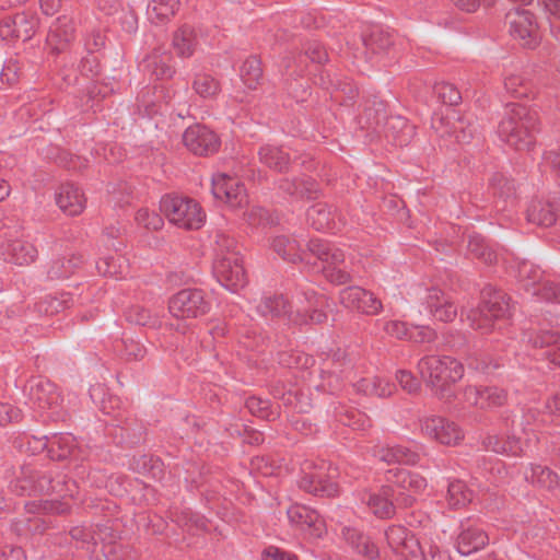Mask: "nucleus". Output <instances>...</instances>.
<instances>
[{
  "mask_svg": "<svg viewBox=\"0 0 560 560\" xmlns=\"http://www.w3.org/2000/svg\"><path fill=\"white\" fill-rule=\"evenodd\" d=\"M241 271H242L241 266L235 265V276H236V277L238 276V273H240Z\"/></svg>",
  "mask_w": 560,
  "mask_h": 560,
  "instance_id": "37998d69",
  "label": "nucleus"
},
{
  "mask_svg": "<svg viewBox=\"0 0 560 560\" xmlns=\"http://www.w3.org/2000/svg\"><path fill=\"white\" fill-rule=\"evenodd\" d=\"M80 529H81V527H79V526L73 527V529L71 530V536H72L73 538H78V537H79L78 532H79Z\"/></svg>",
  "mask_w": 560,
  "mask_h": 560,
  "instance_id": "4c0bfd02",
  "label": "nucleus"
},
{
  "mask_svg": "<svg viewBox=\"0 0 560 560\" xmlns=\"http://www.w3.org/2000/svg\"><path fill=\"white\" fill-rule=\"evenodd\" d=\"M68 505L67 504H59V503H56V502H46L43 506V509L45 511H48V512H54V513H62L67 510Z\"/></svg>",
  "mask_w": 560,
  "mask_h": 560,
  "instance_id": "7c9ffc66",
  "label": "nucleus"
},
{
  "mask_svg": "<svg viewBox=\"0 0 560 560\" xmlns=\"http://www.w3.org/2000/svg\"><path fill=\"white\" fill-rule=\"evenodd\" d=\"M421 429L429 436L444 445H456L463 433L453 422L439 417H428L422 420Z\"/></svg>",
  "mask_w": 560,
  "mask_h": 560,
  "instance_id": "0eeeda50",
  "label": "nucleus"
},
{
  "mask_svg": "<svg viewBox=\"0 0 560 560\" xmlns=\"http://www.w3.org/2000/svg\"><path fill=\"white\" fill-rule=\"evenodd\" d=\"M455 547L463 556L482 549L488 542V534L481 527H458Z\"/></svg>",
  "mask_w": 560,
  "mask_h": 560,
  "instance_id": "9d476101",
  "label": "nucleus"
},
{
  "mask_svg": "<svg viewBox=\"0 0 560 560\" xmlns=\"http://www.w3.org/2000/svg\"><path fill=\"white\" fill-rule=\"evenodd\" d=\"M353 529H354V528H352V527H348V528H347V532L345 533V536H346L347 538L352 537V536H353V534H352Z\"/></svg>",
  "mask_w": 560,
  "mask_h": 560,
  "instance_id": "58836bf2",
  "label": "nucleus"
},
{
  "mask_svg": "<svg viewBox=\"0 0 560 560\" xmlns=\"http://www.w3.org/2000/svg\"><path fill=\"white\" fill-rule=\"evenodd\" d=\"M419 372L424 382L442 390L462 378L463 366L451 358L429 357L420 361Z\"/></svg>",
  "mask_w": 560,
  "mask_h": 560,
  "instance_id": "f03ea898",
  "label": "nucleus"
},
{
  "mask_svg": "<svg viewBox=\"0 0 560 560\" xmlns=\"http://www.w3.org/2000/svg\"><path fill=\"white\" fill-rule=\"evenodd\" d=\"M439 95L444 102L456 104L459 100L458 91L451 84H441L439 86Z\"/></svg>",
  "mask_w": 560,
  "mask_h": 560,
  "instance_id": "b1692460",
  "label": "nucleus"
},
{
  "mask_svg": "<svg viewBox=\"0 0 560 560\" xmlns=\"http://www.w3.org/2000/svg\"><path fill=\"white\" fill-rule=\"evenodd\" d=\"M357 551L359 553H362L366 556L368 558H375L377 556V548L376 546L369 540L366 537H358L357 542L352 541Z\"/></svg>",
  "mask_w": 560,
  "mask_h": 560,
  "instance_id": "412c9836",
  "label": "nucleus"
},
{
  "mask_svg": "<svg viewBox=\"0 0 560 560\" xmlns=\"http://www.w3.org/2000/svg\"><path fill=\"white\" fill-rule=\"evenodd\" d=\"M256 402H257V399H255V398L249 399V401H248V406H249V408H250V409H253V407H254V405H255Z\"/></svg>",
  "mask_w": 560,
  "mask_h": 560,
  "instance_id": "79ce46f5",
  "label": "nucleus"
},
{
  "mask_svg": "<svg viewBox=\"0 0 560 560\" xmlns=\"http://www.w3.org/2000/svg\"><path fill=\"white\" fill-rule=\"evenodd\" d=\"M491 327V320L488 318V315H485V319L477 323V328L488 329Z\"/></svg>",
  "mask_w": 560,
  "mask_h": 560,
  "instance_id": "f704fd0d",
  "label": "nucleus"
},
{
  "mask_svg": "<svg viewBox=\"0 0 560 560\" xmlns=\"http://www.w3.org/2000/svg\"><path fill=\"white\" fill-rule=\"evenodd\" d=\"M212 188L218 199L225 201L233 208L243 207L247 201L245 189L234 177L218 174L213 178Z\"/></svg>",
  "mask_w": 560,
  "mask_h": 560,
  "instance_id": "39448f33",
  "label": "nucleus"
},
{
  "mask_svg": "<svg viewBox=\"0 0 560 560\" xmlns=\"http://www.w3.org/2000/svg\"><path fill=\"white\" fill-rule=\"evenodd\" d=\"M311 492L316 494H323L327 497H332L337 493L338 487L337 483L330 479H326L323 477H317L312 479L310 485L305 486Z\"/></svg>",
  "mask_w": 560,
  "mask_h": 560,
  "instance_id": "6ab92c4d",
  "label": "nucleus"
},
{
  "mask_svg": "<svg viewBox=\"0 0 560 560\" xmlns=\"http://www.w3.org/2000/svg\"><path fill=\"white\" fill-rule=\"evenodd\" d=\"M385 535L390 546L405 560H425L418 539L407 527H388Z\"/></svg>",
  "mask_w": 560,
  "mask_h": 560,
  "instance_id": "7ed1b4c3",
  "label": "nucleus"
},
{
  "mask_svg": "<svg viewBox=\"0 0 560 560\" xmlns=\"http://www.w3.org/2000/svg\"><path fill=\"white\" fill-rule=\"evenodd\" d=\"M168 308L174 317L186 319L203 314L207 307L199 292L183 290L171 299Z\"/></svg>",
  "mask_w": 560,
  "mask_h": 560,
  "instance_id": "20e7f679",
  "label": "nucleus"
},
{
  "mask_svg": "<svg viewBox=\"0 0 560 560\" xmlns=\"http://www.w3.org/2000/svg\"><path fill=\"white\" fill-rule=\"evenodd\" d=\"M353 296L357 300L358 308L365 314H377L382 310L381 302L366 291L355 290Z\"/></svg>",
  "mask_w": 560,
  "mask_h": 560,
  "instance_id": "dca6fc26",
  "label": "nucleus"
},
{
  "mask_svg": "<svg viewBox=\"0 0 560 560\" xmlns=\"http://www.w3.org/2000/svg\"><path fill=\"white\" fill-rule=\"evenodd\" d=\"M262 560H298V558L279 548L269 547L262 552Z\"/></svg>",
  "mask_w": 560,
  "mask_h": 560,
  "instance_id": "a878e982",
  "label": "nucleus"
},
{
  "mask_svg": "<svg viewBox=\"0 0 560 560\" xmlns=\"http://www.w3.org/2000/svg\"><path fill=\"white\" fill-rule=\"evenodd\" d=\"M528 218L532 222L542 226H550L556 222L553 209L549 205L542 203H534L528 211Z\"/></svg>",
  "mask_w": 560,
  "mask_h": 560,
  "instance_id": "4468645a",
  "label": "nucleus"
},
{
  "mask_svg": "<svg viewBox=\"0 0 560 560\" xmlns=\"http://www.w3.org/2000/svg\"><path fill=\"white\" fill-rule=\"evenodd\" d=\"M277 152L275 150H268L264 153V159L266 161V163H268L269 165H273L276 167L279 166V163L278 162H273V155L276 154Z\"/></svg>",
  "mask_w": 560,
  "mask_h": 560,
  "instance_id": "72a5a7b5",
  "label": "nucleus"
},
{
  "mask_svg": "<svg viewBox=\"0 0 560 560\" xmlns=\"http://www.w3.org/2000/svg\"><path fill=\"white\" fill-rule=\"evenodd\" d=\"M434 317L443 323L452 322L456 317V310L450 303H444L434 310Z\"/></svg>",
  "mask_w": 560,
  "mask_h": 560,
  "instance_id": "4be33fe9",
  "label": "nucleus"
},
{
  "mask_svg": "<svg viewBox=\"0 0 560 560\" xmlns=\"http://www.w3.org/2000/svg\"><path fill=\"white\" fill-rule=\"evenodd\" d=\"M153 10L160 18H167L174 13L176 0H154Z\"/></svg>",
  "mask_w": 560,
  "mask_h": 560,
  "instance_id": "5701e85b",
  "label": "nucleus"
},
{
  "mask_svg": "<svg viewBox=\"0 0 560 560\" xmlns=\"http://www.w3.org/2000/svg\"><path fill=\"white\" fill-rule=\"evenodd\" d=\"M472 493L468 487L459 480L453 481L448 486L447 500L453 506H462L471 501Z\"/></svg>",
  "mask_w": 560,
  "mask_h": 560,
  "instance_id": "ddd939ff",
  "label": "nucleus"
},
{
  "mask_svg": "<svg viewBox=\"0 0 560 560\" xmlns=\"http://www.w3.org/2000/svg\"><path fill=\"white\" fill-rule=\"evenodd\" d=\"M11 194V185L0 178V202L4 201Z\"/></svg>",
  "mask_w": 560,
  "mask_h": 560,
  "instance_id": "2f4dec72",
  "label": "nucleus"
},
{
  "mask_svg": "<svg viewBox=\"0 0 560 560\" xmlns=\"http://www.w3.org/2000/svg\"><path fill=\"white\" fill-rule=\"evenodd\" d=\"M528 478L533 483L547 490H553L559 485L558 476L549 468L542 466L533 467Z\"/></svg>",
  "mask_w": 560,
  "mask_h": 560,
  "instance_id": "f8f14e48",
  "label": "nucleus"
},
{
  "mask_svg": "<svg viewBox=\"0 0 560 560\" xmlns=\"http://www.w3.org/2000/svg\"><path fill=\"white\" fill-rule=\"evenodd\" d=\"M511 34L520 39L524 46H533L538 42L537 25L526 11H511L508 14Z\"/></svg>",
  "mask_w": 560,
  "mask_h": 560,
  "instance_id": "1a4fd4ad",
  "label": "nucleus"
},
{
  "mask_svg": "<svg viewBox=\"0 0 560 560\" xmlns=\"http://www.w3.org/2000/svg\"><path fill=\"white\" fill-rule=\"evenodd\" d=\"M0 560H25L24 551L16 547L12 548L9 553L0 551Z\"/></svg>",
  "mask_w": 560,
  "mask_h": 560,
  "instance_id": "c756f323",
  "label": "nucleus"
},
{
  "mask_svg": "<svg viewBox=\"0 0 560 560\" xmlns=\"http://www.w3.org/2000/svg\"><path fill=\"white\" fill-rule=\"evenodd\" d=\"M397 378L401 387L409 393L416 392L419 388V382L409 372H399Z\"/></svg>",
  "mask_w": 560,
  "mask_h": 560,
  "instance_id": "393cba45",
  "label": "nucleus"
},
{
  "mask_svg": "<svg viewBox=\"0 0 560 560\" xmlns=\"http://www.w3.org/2000/svg\"><path fill=\"white\" fill-rule=\"evenodd\" d=\"M409 485L416 489H420L423 485V480L421 478H410Z\"/></svg>",
  "mask_w": 560,
  "mask_h": 560,
  "instance_id": "c9c22d12",
  "label": "nucleus"
},
{
  "mask_svg": "<svg viewBox=\"0 0 560 560\" xmlns=\"http://www.w3.org/2000/svg\"><path fill=\"white\" fill-rule=\"evenodd\" d=\"M32 32V26L25 20H21L14 23L13 34L15 37L27 39L31 37Z\"/></svg>",
  "mask_w": 560,
  "mask_h": 560,
  "instance_id": "bb28decb",
  "label": "nucleus"
},
{
  "mask_svg": "<svg viewBox=\"0 0 560 560\" xmlns=\"http://www.w3.org/2000/svg\"><path fill=\"white\" fill-rule=\"evenodd\" d=\"M499 130L503 137L509 138L513 132V120L509 116H503L499 121Z\"/></svg>",
  "mask_w": 560,
  "mask_h": 560,
  "instance_id": "cd10ccee",
  "label": "nucleus"
},
{
  "mask_svg": "<svg viewBox=\"0 0 560 560\" xmlns=\"http://www.w3.org/2000/svg\"><path fill=\"white\" fill-rule=\"evenodd\" d=\"M160 212L170 224L183 230H198L206 223V213L198 202L183 196H164L159 202Z\"/></svg>",
  "mask_w": 560,
  "mask_h": 560,
  "instance_id": "f257e3e1",
  "label": "nucleus"
},
{
  "mask_svg": "<svg viewBox=\"0 0 560 560\" xmlns=\"http://www.w3.org/2000/svg\"><path fill=\"white\" fill-rule=\"evenodd\" d=\"M58 3H59V0H51V3H47L46 0H43L42 1V7L44 8L45 12L47 14H50V13H54L55 10L57 9L58 7Z\"/></svg>",
  "mask_w": 560,
  "mask_h": 560,
  "instance_id": "473e14b6",
  "label": "nucleus"
},
{
  "mask_svg": "<svg viewBox=\"0 0 560 560\" xmlns=\"http://www.w3.org/2000/svg\"><path fill=\"white\" fill-rule=\"evenodd\" d=\"M195 35L189 28H180L174 34L173 45L182 56H190L194 51Z\"/></svg>",
  "mask_w": 560,
  "mask_h": 560,
  "instance_id": "2eb2a0df",
  "label": "nucleus"
},
{
  "mask_svg": "<svg viewBox=\"0 0 560 560\" xmlns=\"http://www.w3.org/2000/svg\"><path fill=\"white\" fill-rule=\"evenodd\" d=\"M185 145L196 154H208L219 149L220 140L217 135L199 125L189 127L184 133Z\"/></svg>",
  "mask_w": 560,
  "mask_h": 560,
  "instance_id": "6e6552de",
  "label": "nucleus"
},
{
  "mask_svg": "<svg viewBox=\"0 0 560 560\" xmlns=\"http://www.w3.org/2000/svg\"><path fill=\"white\" fill-rule=\"evenodd\" d=\"M541 5L551 15L560 18V0H541Z\"/></svg>",
  "mask_w": 560,
  "mask_h": 560,
  "instance_id": "c85d7f7f",
  "label": "nucleus"
},
{
  "mask_svg": "<svg viewBox=\"0 0 560 560\" xmlns=\"http://www.w3.org/2000/svg\"><path fill=\"white\" fill-rule=\"evenodd\" d=\"M205 85H206V82H198V83H196L197 91L200 94H202V95H207V94L211 93V91L203 90Z\"/></svg>",
  "mask_w": 560,
  "mask_h": 560,
  "instance_id": "e433bc0d",
  "label": "nucleus"
},
{
  "mask_svg": "<svg viewBox=\"0 0 560 560\" xmlns=\"http://www.w3.org/2000/svg\"><path fill=\"white\" fill-rule=\"evenodd\" d=\"M163 217L164 215L162 213L160 214L149 209H140L137 212V221L144 228L152 231H159L164 226Z\"/></svg>",
  "mask_w": 560,
  "mask_h": 560,
  "instance_id": "a211bd4d",
  "label": "nucleus"
},
{
  "mask_svg": "<svg viewBox=\"0 0 560 560\" xmlns=\"http://www.w3.org/2000/svg\"><path fill=\"white\" fill-rule=\"evenodd\" d=\"M555 167L560 173V156L555 161Z\"/></svg>",
  "mask_w": 560,
  "mask_h": 560,
  "instance_id": "a19ab883",
  "label": "nucleus"
},
{
  "mask_svg": "<svg viewBox=\"0 0 560 560\" xmlns=\"http://www.w3.org/2000/svg\"><path fill=\"white\" fill-rule=\"evenodd\" d=\"M454 5L466 12L490 7L494 0H451Z\"/></svg>",
  "mask_w": 560,
  "mask_h": 560,
  "instance_id": "aec40b11",
  "label": "nucleus"
},
{
  "mask_svg": "<svg viewBox=\"0 0 560 560\" xmlns=\"http://www.w3.org/2000/svg\"><path fill=\"white\" fill-rule=\"evenodd\" d=\"M250 65L254 67V70L257 72V74H259L260 70L257 62L255 60H252Z\"/></svg>",
  "mask_w": 560,
  "mask_h": 560,
  "instance_id": "ea45409f",
  "label": "nucleus"
},
{
  "mask_svg": "<svg viewBox=\"0 0 560 560\" xmlns=\"http://www.w3.org/2000/svg\"><path fill=\"white\" fill-rule=\"evenodd\" d=\"M289 521L295 524L313 525L318 522L315 512L302 505H293L288 510Z\"/></svg>",
  "mask_w": 560,
  "mask_h": 560,
  "instance_id": "f3484780",
  "label": "nucleus"
},
{
  "mask_svg": "<svg viewBox=\"0 0 560 560\" xmlns=\"http://www.w3.org/2000/svg\"><path fill=\"white\" fill-rule=\"evenodd\" d=\"M368 504L371 511L380 518H387L394 513L389 488H381L372 492Z\"/></svg>",
  "mask_w": 560,
  "mask_h": 560,
  "instance_id": "9b49d317",
  "label": "nucleus"
},
{
  "mask_svg": "<svg viewBox=\"0 0 560 560\" xmlns=\"http://www.w3.org/2000/svg\"><path fill=\"white\" fill-rule=\"evenodd\" d=\"M55 201L62 214L70 218L81 215L88 203L83 190L72 184L61 186L55 195Z\"/></svg>",
  "mask_w": 560,
  "mask_h": 560,
  "instance_id": "423d86ee",
  "label": "nucleus"
}]
</instances>
